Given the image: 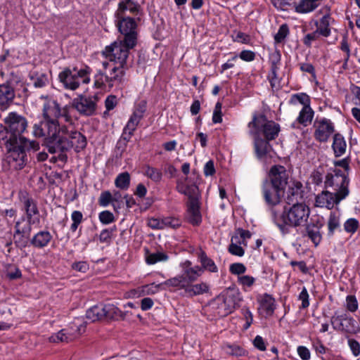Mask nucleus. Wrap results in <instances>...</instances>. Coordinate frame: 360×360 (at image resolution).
I'll list each match as a JSON object with an SVG mask.
<instances>
[{
    "label": "nucleus",
    "mask_w": 360,
    "mask_h": 360,
    "mask_svg": "<svg viewBox=\"0 0 360 360\" xmlns=\"http://www.w3.org/2000/svg\"><path fill=\"white\" fill-rule=\"evenodd\" d=\"M105 319L112 320H124L129 314L128 311H122L112 304H103Z\"/></svg>",
    "instance_id": "nucleus-26"
},
{
    "label": "nucleus",
    "mask_w": 360,
    "mask_h": 360,
    "mask_svg": "<svg viewBox=\"0 0 360 360\" xmlns=\"http://www.w3.org/2000/svg\"><path fill=\"white\" fill-rule=\"evenodd\" d=\"M112 193L108 191H105L101 193L98 198V203L101 207H107L110 202H112Z\"/></svg>",
    "instance_id": "nucleus-51"
},
{
    "label": "nucleus",
    "mask_w": 360,
    "mask_h": 360,
    "mask_svg": "<svg viewBox=\"0 0 360 360\" xmlns=\"http://www.w3.org/2000/svg\"><path fill=\"white\" fill-rule=\"evenodd\" d=\"M274 224L283 234L288 233L291 228L304 226L307 224L310 208L305 203H295L285 208L282 214L271 210Z\"/></svg>",
    "instance_id": "nucleus-4"
},
{
    "label": "nucleus",
    "mask_w": 360,
    "mask_h": 360,
    "mask_svg": "<svg viewBox=\"0 0 360 360\" xmlns=\"http://www.w3.org/2000/svg\"><path fill=\"white\" fill-rule=\"evenodd\" d=\"M198 258L201 264L200 267L202 269V273L204 271L211 273H217L218 271V267L214 260L209 257L204 251H200L198 253Z\"/></svg>",
    "instance_id": "nucleus-30"
},
{
    "label": "nucleus",
    "mask_w": 360,
    "mask_h": 360,
    "mask_svg": "<svg viewBox=\"0 0 360 360\" xmlns=\"http://www.w3.org/2000/svg\"><path fill=\"white\" fill-rule=\"evenodd\" d=\"M237 281L244 289H246L253 285L255 282V278L251 276L242 275L238 276Z\"/></svg>",
    "instance_id": "nucleus-49"
},
{
    "label": "nucleus",
    "mask_w": 360,
    "mask_h": 360,
    "mask_svg": "<svg viewBox=\"0 0 360 360\" xmlns=\"http://www.w3.org/2000/svg\"><path fill=\"white\" fill-rule=\"evenodd\" d=\"M267 140H264L259 137L255 140V148L257 157L260 159L264 158L269 152L271 146Z\"/></svg>",
    "instance_id": "nucleus-36"
},
{
    "label": "nucleus",
    "mask_w": 360,
    "mask_h": 360,
    "mask_svg": "<svg viewBox=\"0 0 360 360\" xmlns=\"http://www.w3.org/2000/svg\"><path fill=\"white\" fill-rule=\"evenodd\" d=\"M163 227L176 229L181 224V221L179 219L174 217H165L162 219Z\"/></svg>",
    "instance_id": "nucleus-53"
},
{
    "label": "nucleus",
    "mask_w": 360,
    "mask_h": 360,
    "mask_svg": "<svg viewBox=\"0 0 360 360\" xmlns=\"http://www.w3.org/2000/svg\"><path fill=\"white\" fill-rule=\"evenodd\" d=\"M98 94L86 96L80 95L73 99L71 108H75L81 115L90 116L95 113L98 101Z\"/></svg>",
    "instance_id": "nucleus-14"
},
{
    "label": "nucleus",
    "mask_w": 360,
    "mask_h": 360,
    "mask_svg": "<svg viewBox=\"0 0 360 360\" xmlns=\"http://www.w3.org/2000/svg\"><path fill=\"white\" fill-rule=\"evenodd\" d=\"M8 150L7 161L15 169H20L25 165L26 152L32 150L37 151L39 145L35 141H30L23 136L9 139L6 141Z\"/></svg>",
    "instance_id": "nucleus-5"
},
{
    "label": "nucleus",
    "mask_w": 360,
    "mask_h": 360,
    "mask_svg": "<svg viewBox=\"0 0 360 360\" xmlns=\"http://www.w3.org/2000/svg\"><path fill=\"white\" fill-rule=\"evenodd\" d=\"M289 34V29L286 24H283L280 26L277 33L274 35L275 42L277 44L281 43Z\"/></svg>",
    "instance_id": "nucleus-48"
},
{
    "label": "nucleus",
    "mask_w": 360,
    "mask_h": 360,
    "mask_svg": "<svg viewBox=\"0 0 360 360\" xmlns=\"http://www.w3.org/2000/svg\"><path fill=\"white\" fill-rule=\"evenodd\" d=\"M41 98L44 99L42 109L44 121L34 125L32 133L34 136H44L46 139L56 134L58 129L63 125L62 120L70 125L73 123L70 105L61 108L58 102L51 97L41 96Z\"/></svg>",
    "instance_id": "nucleus-1"
},
{
    "label": "nucleus",
    "mask_w": 360,
    "mask_h": 360,
    "mask_svg": "<svg viewBox=\"0 0 360 360\" xmlns=\"http://www.w3.org/2000/svg\"><path fill=\"white\" fill-rule=\"evenodd\" d=\"M304 192L302 184L299 181H294L289 186L286 193L285 201L289 205L304 203Z\"/></svg>",
    "instance_id": "nucleus-22"
},
{
    "label": "nucleus",
    "mask_w": 360,
    "mask_h": 360,
    "mask_svg": "<svg viewBox=\"0 0 360 360\" xmlns=\"http://www.w3.org/2000/svg\"><path fill=\"white\" fill-rule=\"evenodd\" d=\"M327 235L331 237L340 229V213L339 210L330 212L327 221Z\"/></svg>",
    "instance_id": "nucleus-27"
},
{
    "label": "nucleus",
    "mask_w": 360,
    "mask_h": 360,
    "mask_svg": "<svg viewBox=\"0 0 360 360\" xmlns=\"http://www.w3.org/2000/svg\"><path fill=\"white\" fill-rule=\"evenodd\" d=\"M262 193L266 204L276 206L281 202L283 190L276 188L266 180L262 185Z\"/></svg>",
    "instance_id": "nucleus-20"
},
{
    "label": "nucleus",
    "mask_w": 360,
    "mask_h": 360,
    "mask_svg": "<svg viewBox=\"0 0 360 360\" xmlns=\"http://www.w3.org/2000/svg\"><path fill=\"white\" fill-rule=\"evenodd\" d=\"M73 123L70 125L66 124L58 129V132L53 136L46 138V145L51 153H59L58 158L65 161L67 155L64 152L74 148L77 153L80 152L86 146V137L80 132L73 129Z\"/></svg>",
    "instance_id": "nucleus-2"
},
{
    "label": "nucleus",
    "mask_w": 360,
    "mask_h": 360,
    "mask_svg": "<svg viewBox=\"0 0 360 360\" xmlns=\"http://www.w3.org/2000/svg\"><path fill=\"white\" fill-rule=\"evenodd\" d=\"M332 148L336 157H340L345 154L347 143L344 137L340 134L334 135Z\"/></svg>",
    "instance_id": "nucleus-34"
},
{
    "label": "nucleus",
    "mask_w": 360,
    "mask_h": 360,
    "mask_svg": "<svg viewBox=\"0 0 360 360\" xmlns=\"http://www.w3.org/2000/svg\"><path fill=\"white\" fill-rule=\"evenodd\" d=\"M315 16L316 18L310 22V25H314L316 30L306 34L303 39L304 44L307 46H310L312 41L317 40L321 37H329L335 22L331 16L330 7L328 6L321 8L316 13Z\"/></svg>",
    "instance_id": "nucleus-6"
},
{
    "label": "nucleus",
    "mask_w": 360,
    "mask_h": 360,
    "mask_svg": "<svg viewBox=\"0 0 360 360\" xmlns=\"http://www.w3.org/2000/svg\"><path fill=\"white\" fill-rule=\"evenodd\" d=\"M187 217L188 221L193 225H198L201 222L202 218L198 201H191L188 202Z\"/></svg>",
    "instance_id": "nucleus-29"
},
{
    "label": "nucleus",
    "mask_w": 360,
    "mask_h": 360,
    "mask_svg": "<svg viewBox=\"0 0 360 360\" xmlns=\"http://www.w3.org/2000/svg\"><path fill=\"white\" fill-rule=\"evenodd\" d=\"M298 300L302 302L300 309H306L309 306V295L305 287H303L300 292Z\"/></svg>",
    "instance_id": "nucleus-55"
},
{
    "label": "nucleus",
    "mask_w": 360,
    "mask_h": 360,
    "mask_svg": "<svg viewBox=\"0 0 360 360\" xmlns=\"http://www.w3.org/2000/svg\"><path fill=\"white\" fill-rule=\"evenodd\" d=\"M127 67L115 65L108 72L99 70L94 77V86L98 89H120L125 80Z\"/></svg>",
    "instance_id": "nucleus-7"
},
{
    "label": "nucleus",
    "mask_w": 360,
    "mask_h": 360,
    "mask_svg": "<svg viewBox=\"0 0 360 360\" xmlns=\"http://www.w3.org/2000/svg\"><path fill=\"white\" fill-rule=\"evenodd\" d=\"M269 179L267 183L284 191L288 184V174L283 166L274 165L269 171Z\"/></svg>",
    "instance_id": "nucleus-16"
},
{
    "label": "nucleus",
    "mask_w": 360,
    "mask_h": 360,
    "mask_svg": "<svg viewBox=\"0 0 360 360\" xmlns=\"http://www.w3.org/2000/svg\"><path fill=\"white\" fill-rule=\"evenodd\" d=\"M187 284L185 277L182 275H178L162 283L163 285L184 289L185 291L187 288Z\"/></svg>",
    "instance_id": "nucleus-41"
},
{
    "label": "nucleus",
    "mask_w": 360,
    "mask_h": 360,
    "mask_svg": "<svg viewBox=\"0 0 360 360\" xmlns=\"http://www.w3.org/2000/svg\"><path fill=\"white\" fill-rule=\"evenodd\" d=\"M236 304V301L234 295L226 294L217 297L213 303V307L219 316H225L233 311Z\"/></svg>",
    "instance_id": "nucleus-15"
},
{
    "label": "nucleus",
    "mask_w": 360,
    "mask_h": 360,
    "mask_svg": "<svg viewBox=\"0 0 360 360\" xmlns=\"http://www.w3.org/2000/svg\"><path fill=\"white\" fill-rule=\"evenodd\" d=\"M291 101H298L300 103L303 105V106H310L309 97L305 94H297L292 95Z\"/></svg>",
    "instance_id": "nucleus-56"
},
{
    "label": "nucleus",
    "mask_w": 360,
    "mask_h": 360,
    "mask_svg": "<svg viewBox=\"0 0 360 360\" xmlns=\"http://www.w3.org/2000/svg\"><path fill=\"white\" fill-rule=\"evenodd\" d=\"M76 336V335L69 333L67 329H63L52 335L49 338V340L53 342H68L75 339Z\"/></svg>",
    "instance_id": "nucleus-42"
},
{
    "label": "nucleus",
    "mask_w": 360,
    "mask_h": 360,
    "mask_svg": "<svg viewBox=\"0 0 360 360\" xmlns=\"http://www.w3.org/2000/svg\"><path fill=\"white\" fill-rule=\"evenodd\" d=\"M281 57V54L278 51H274L270 54L269 60L271 64V80H273L274 77H276V71L278 69V65L280 64ZM271 82H272V81H271Z\"/></svg>",
    "instance_id": "nucleus-47"
},
{
    "label": "nucleus",
    "mask_w": 360,
    "mask_h": 360,
    "mask_svg": "<svg viewBox=\"0 0 360 360\" xmlns=\"http://www.w3.org/2000/svg\"><path fill=\"white\" fill-rule=\"evenodd\" d=\"M143 174L155 183H159L162 179L160 169L146 165L143 167Z\"/></svg>",
    "instance_id": "nucleus-39"
},
{
    "label": "nucleus",
    "mask_w": 360,
    "mask_h": 360,
    "mask_svg": "<svg viewBox=\"0 0 360 360\" xmlns=\"http://www.w3.org/2000/svg\"><path fill=\"white\" fill-rule=\"evenodd\" d=\"M161 285H163L162 283H161V284L151 283V284L146 285L143 286V288H142V293L143 295L155 294L159 291L160 287Z\"/></svg>",
    "instance_id": "nucleus-59"
},
{
    "label": "nucleus",
    "mask_w": 360,
    "mask_h": 360,
    "mask_svg": "<svg viewBox=\"0 0 360 360\" xmlns=\"http://www.w3.org/2000/svg\"><path fill=\"white\" fill-rule=\"evenodd\" d=\"M90 73L91 69L87 66L82 68H66L59 74L58 78L66 89L75 90L80 84L89 83Z\"/></svg>",
    "instance_id": "nucleus-8"
},
{
    "label": "nucleus",
    "mask_w": 360,
    "mask_h": 360,
    "mask_svg": "<svg viewBox=\"0 0 360 360\" xmlns=\"http://www.w3.org/2000/svg\"><path fill=\"white\" fill-rule=\"evenodd\" d=\"M318 6L316 0H301L295 6V11L299 13H307L313 11Z\"/></svg>",
    "instance_id": "nucleus-38"
},
{
    "label": "nucleus",
    "mask_w": 360,
    "mask_h": 360,
    "mask_svg": "<svg viewBox=\"0 0 360 360\" xmlns=\"http://www.w3.org/2000/svg\"><path fill=\"white\" fill-rule=\"evenodd\" d=\"M71 219L72 220V224H71L70 230L75 232L83 220V214L80 211H73L71 214Z\"/></svg>",
    "instance_id": "nucleus-50"
},
{
    "label": "nucleus",
    "mask_w": 360,
    "mask_h": 360,
    "mask_svg": "<svg viewBox=\"0 0 360 360\" xmlns=\"http://www.w3.org/2000/svg\"><path fill=\"white\" fill-rule=\"evenodd\" d=\"M349 179L347 174L340 169H336L335 174H328L326 176L325 181V186L326 188H333L334 193L338 196L341 197L347 193L349 195L348 189Z\"/></svg>",
    "instance_id": "nucleus-12"
},
{
    "label": "nucleus",
    "mask_w": 360,
    "mask_h": 360,
    "mask_svg": "<svg viewBox=\"0 0 360 360\" xmlns=\"http://www.w3.org/2000/svg\"><path fill=\"white\" fill-rule=\"evenodd\" d=\"M241 311L242 314L246 321L245 324L244 325V328L247 330L253 322V315L248 307H243Z\"/></svg>",
    "instance_id": "nucleus-60"
},
{
    "label": "nucleus",
    "mask_w": 360,
    "mask_h": 360,
    "mask_svg": "<svg viewBox=\"0 0 360 360\" xmlns=\"http://www.w3.org/2000/svg\"><path fill=\"white\" fill-rule=\"evenodd\" d=\"M212 122L214 124L221 123L222 122L221 104L219 102L217 103L215 105L212 115Z\"/></svg>",
    "instance_id": "nucleus-61"
},
{
    "label": "nucleus",
    "mask_w": 360,
    "mask_h": 360,
    "mask_svg": "<svg viewBox=\"0 0 360 360\" xmlns=\"http://www.w3.org/2000/svg\"><path fill=\"white\" fill-rule=\"evenodd\" d=\"M183 274L187 283H192L195 281L202 274V269L200 266H192L189 260H186L181 264Z\"/></svg>",
    "instance_id": "nucleus-23"
},
{
    "label": "nucleus",
    "mask_w": 360,
    "mask_h": 360,
    "mask_svg": "<svg viewBox=\"0 0 360 360\" xmlns=\"http://www.w3.org/2000/svg\"><path fill=\"white\" fill-rule=\"evenodd\" d=\"M314 138L319 142H326L334 132V124L328 119L323 118L314 124Z\"/></svg>",
    "instance_id": "nucleus-17"
},
{
    "label": "nucleus",
    "mask_w": 360,
    "mask_h": 360,
    "mask_svg": "<svg viewBox=\"0 0 360 360\" xmlns=\"http://www.w3.org/2000/svg\"><path fill=\"white\" fill-rule=\"evenodd\" d=\"M359 226V222L356 219L351 218L347 219L344 224V229L348 233H354Z\"/></svg>",
    "instance_id": "nucleus-57"
},
{
    "label": "nucleus",
    "mask_w": 360,
    "mask_h": 360,
    "mask_svg": "<svg viewBox=\"0 0 360 360\" xmlns=\"http://www.w3.org/2000/svg\"><path fill=\"white\" fill-rule=\"evenodd\" d=\"M148 226L153 229H163L162 219L150 218L148 220Z\"/></svg>",
    "instance_id": "nucleus-63"
},
{
    "label": "nucleus",
    "mask_w": 360,
    "mask_h": 360,
    "mask_svg": "<svg viewBox=\"0 0 360 360\" xmlns=\"http://www.w3.org/2000/svg\"><path fill=\"white\" fill-rule=\"evenodd\" d=\"M259 310L266 316H271L275 310V300L270 295H264L259 301Z\"/></svg>",
    "instance_id": "nucleus-28"
},
{
    "label": "nucleus",
    "mask_w": 360,
    "mask_h": 360,
    "mask_svg": "<svg viewBox=\"0 0 360 360\" xmlns=\"http://www.w3.org/2000/svg\"><path fill=\"white\" fill-rule=\"evenodd\" d=\"M241 243L238 236H234L231 238V243L229 246V252L236 256L242 257L245 254L244 249L241 247Z\"/></svg>",
    "instance_id": "nucleus-40"
},
{
    "label": "nucleus",
    "mask_w": 360,
    "mask_h": 360,
    "mask_svg": "<svg viewBox=\"0 0 360 360\" xmlns=\"http://www.w3.org/2000/svg\"><path fill=\"white\" fill-rule=\"evenodd\" d=\"M15 93L9 84H0V108L5 110L13 103Z\"/></svg>",
    "instance_id": "nucleus-24"
},
{
    "label": "nucleus",
    "mask_w": 360,
    "mask_h": 360,
    "mask_svg": "<svg viewBox=\"0 0 360 360\" xmlns=\"http://www.w3.org/2000/svg\"><path fill=\"white\" fill-rule=\"evenodd\" d=\"M358 302L354 295H348L346 297V308L350 312H355L358 309Z\"/></svg>",
    "instance_id": "nucleus-52"
},
{
    "label": "nucleus",
    "mask_w": 360,
    "mask_h": 360,
    "mask_svg": "<svg viewBox=\"0 0 360 360\" xmlns=\"http://www.w3.org/2000/svg\"><path fill=\"white\" fill-rule=\"evenodd\" d=\"M306 233L307 236L311 240V242L317 246L321 241L322 236L321 233V229L323 226V224L317 219L314 220L311 219V221L306 225Z\"/></svg>",
    "instance_id": "nucleus-25"
},
{
    "label": "nucleus",
    "mask_w": 360,
    "mask_h": 360,
    "mask_svg": "<svg viewBox=\"0 0 360 360\" xmlns=\"http://www.w3.org/2000/svg\"><path fill=\"white\" fill-rule=\"evenodd\" d=\"M176 189L179 193L186 195L189 199V202L198 201L200 195L198 187L195 183H191L188 177L184 180H178Z\"/></svg>",
    "instance_id": "nucleus-19"
},
{
    "label": "nucleus",
    "mask_w": 360,
    "mask_h": 360,
    "mask_svg": "<svg viewBox=\"0 0 360 360\" xmlns=\"http://www.w3.org/2000/svg\"><path fill=\"white\" fill-rule=\"evenodd\" d=\"M32 84L36 88H42L49 83V78L45 73H36L31 76Z\"/></svg>",
    "instance_id": "nucleus-45"
},
{
    "label": "nucleus",
    "mask_w": 360,
    "mask_h": 360,
    "mask_svg": "<svg viewBox=\"0 0 360 360\" xmlns=\"http://www.w3.org/2000/svg\"><path fill=\"white\" fill-rule=\"evenodd\" d=\"M168 259L167 254L162 252H156L148 254L146 257V261L148 264H155L159 262H165Z\"/></svg>",
    "instance_id": "nucleus-46"
},
{
    "label": "nucleus",
    "mask_w": 360,
    "mask_h": 360,
    "mask_svg": "<svg viewBox=\"0 0 360 360\" xmlns=\"http://www.w3.org/2000/svg\"><path fill=\"white\" fill-rule=\"evenodd\" d=\"M210 286L207 283L201 282L196 284L188 283L186 293L188 296H195L206 293L209 291Z\"/></svg>",
    "instance_id": "nucleus-33"
},
{
    "label": "nucleus",
    "mask_w": 360,
    "mask_h": 360,
    "mask_svg": "<svg viewBox=\"0 0 360 360\" xmlns=\"http://www.w3.org/2000/svg\"><path fill=\"white\" fill-rule=\"evenodd\" d=\"M104 316L103 304H97L91 307L86 313V319L91 322L101 320Z\"/></svg>",
    "instance_id": "nucleus-35"
},
{
    "label": "nucleus",
    "mask_w": 360,
    "mask_h": 360,
    "mask_svg": "<svg viewBox=\"0 0 360 360\" xmlns=\"http://www.w3.org/2000/svg\"><path fill=\"white\" fill-rule=\"evenodd\" d=\"M348 345L354 356H357L360 354V344L359 342L354 339H349Z\"/></svg>",
    "instance_id": "nucleus-64"
},
{
    "label": "nucleus",
    "mask_w": 360,
    "mask_h": 360,
    "mask_svg": "<svg viewBox=\"0 0 360 360\" xmlns=\"http://www.w3.org/2000/svg\"><path fill=\"white\" fill-rule=\"evenodd\" d=\"M330 323L333 329L338 331L354 334L359 330L356 321L346 313L335 311L330 319Z\"/></svg>",
    "instance_id": "nucleus-13"
},
{
    "label": "nucleus",
    "mask_w": 360,
    "mask_h": 360,
    "mask_svg": "<svg viewBox=\"0 0 360 360\" xmlns=\"http://www.w3.org/2000/svg\"><path fill=\"white\" fill-rule=\"evenodd\" d=\"M136 45L129 46L127 41L118 39L110 46L105 47L103 55L115 65L127 67L129 51Z\"/></svg>",
    "instance_id": "nucleus-9"
},
{
    "label": "nucleus",
    "mask_w": 360,
    "mask_h": 360,
    "mask_svg": "<svg viewBox=\"0 0 360 360\" xmlns=\"http://www.w3.org/2000/svg\"><path fill=\"white\" fill-rule=\"evenodd\" d=\"M140 11V5L134 0H122L115 13V25L123 35L122 39L130 46L136 45L138 37L137 23L130 15H137Z\"/></svg>",
    "instance_id": "nucleus-3"
},
{
    "label": "nucleus",
    "mask_w": 360,
    "mask_h": 360,
    "mask_svg": "<svg viewBox=\"0 0 360 360\" xmlns=\"http://www.w3.org/2000/svg\"><path fill=\"white\" fill-rule=\"evenodd\" d=\"M314 117V111L310 106H303L302 110H300L298 117H297V121L307 127L309 124Z\"/></svg>",
    "instance_id": "nucleus-37"
},
{
    "label": "nucleus",
    "mask_w": 360,
    "mask_h": 360,
    "mask_svg": "<svg viewBox=\"0 0 360 360\" xmlns=\"http://www.w3.org/2000/svg\"><path fill=\"white\" fill-rule=\"evenodd\" d=\"M346 197V193L340 197L335 193L323 191L316 196L315 205L319 207H326L330 210Z\"/></svg>",
    "instance_id": "nucleus-18"
},
{
    "label": "nucleus",
    "mask_w": 360,
    "mask_h": 360,
    "mask_svg": "<svg viewBox=\"0 0 360 360\" xmlns=\"http://www.w3.org/2000/svg\"><path fill=\"white\" fill-rule=\"evenodd\" d=\"M52 239L51 234L47 231H41L31 239V244L35 248H42L48 245Z\"/></svg>",
    "instance_id": "nucleus-31"
},
{
    "label": "nucleus",
    "mask_w": 360,
    "mask_h": 360,
    "mask_svg": "<svg viewBox=\"0 0 360 360\" xmlns=\"http://www.w3.org/2000/svg\"><path fill=\"white\" fill-rule=\"evenodd\" d=\"M98 218L100 221L103 224H109L115 221L113 214L108 210L100 212Z\"/></svg>",
    "instance_id": "nucleus-54"
},
{
    "label": "nucleus",
    "mask_w": 360,
    "mask_h": 360,
    "mask_svg": "<svg viewBox=\"0 0 360 360\" xmlns=\"http://www.w3.org/2000/svg\"><path fill=\"white\" fill-rule=\"evenodd\" d=\"M250 128L255 129V132H262L267 141L275 139L280 131V126L274 121L267 120L262 115L254 116L253 120L248 124Z\"/></svg>",
    "instance_id": "nucleus-11"
},
{
    "label": "nucleus",
    "mask_w": 360,
    "mask_h": 360,
    "mask_svg": "<svg viewBox=\"0 0 360 360\" xmlns=\"http://www.w3.org/2000/svg\"><path fill=\"white\" fill-rule=\"evenodd\" d=\"M229 271L232 274L242 276L246 271L245 266L242 263H233L231 264Z\"/></svg>",
    "instance_id": "nucleus-58"
},
{
    "label": "nucleus",
    "mask_w": 360,
    "mask_h": 360,
    "mask_svg": "<svg viewBox=\"0 0 360 360\" xmlns=\"http://www.w3.org/2000/svg\"><path fill=\"white\" fill-rule=\"evenodd\" d=\"M14 243L16 246L19 248H25L27 243V239L29 236H25L22 234H17L16 232H14L13 234Z\"/></svg>",
    "instance_id": "nucleus-62"
},
{
    "label": "nucleus",
    "mask_w": 360,
    "mask_h": 360,
    "mask_svg": "<svg viewBox=\"0 0 360 360\" xmlns=\"http://www.w3.org/2000/svg\"><path fill=\"white\" fill-rule=\"evenodd\" d=\"M24 221H25V219L23 217H22L20 220L16 221V223L15 224V232H16V233L18 235L22 234L25 236L30 237L31 230H32V228L30 226L32 222H30L28 221L27 223H25L24 224H22Z\"/></svg>",
    "instance_id": "nucleus-44"
},
{
    "label": "nucleus",
    "mask_w": 360,
    "mask_h": 360,
    "mask_svg": "<svg viewBox=\"0 0 360 360\" xmlns=\"http://www.w3.org/2000/svg\"><path fill=\"white\" fill-rule=\"evenodd\" d=\"M141 120V119L139 118V116L133 114L131 115L126 126L124 127L123 133L122 134V138L124 140L126 141H129L130 140Z\"/></svg>",
    "instance_id": "nucleus-32"
},
{
    "label": "nucleus",
    "mask_w": 360,
    "mask_h": 360,
    "mask_svg": "<svg viewBox=\"0 0 360 360\" xmlns=\"http://www.w3.org/2000/svg\"><path fill=\"white\" fill-rule=\"evenodd\" d=\"M4 130L11 134L9 139H15L22 136L27 127V119L16 112H10L3 120Z\"/></svg>",
    "instance_id": "nucleus-10"
},
{
    "label": "nucleus",
    "mask_w": 360,
    "mask_h": 360,
    "mask_svg": "<svg viewBox=\"0 0 360 360\" xmlns=\"http://www.w3.org/2000/svg\"><path fill=\"white\" fill-rule=\"evenodd\" d=\"M115 185L121 190H127L130 185V175L128 172H122L117 175Z\"/></svg>",
    "instance_id": "nucleus-43"
},
{
    "label": "nucleus",
    "mask_w": 360,
    "mask_h": 360,
    "mask_svg": "<svg viewBox=\"0 0 360 360\" xmlns=\"http://www.w3.org/2000/svg\"><path fill=\"white\" fill-rule=\"evenodd\" d=\"M18 196L20 202L23 205V208L26 212L27 220L30 222L34 223V220L32 219V217L39 214L37 203L26 191H20Z\"/></svg>",
    "instance_id": "nucleus-21"
}]
</instances>
